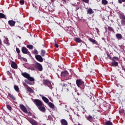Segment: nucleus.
Instances as JSON below:
<instances>
[{"instance_id":"34","label":"nucleus","mask_w":125,"mask_h":125,"mask_svg":"<svg viewBox=\"0 0 125 125\" xmlns=\"http://www.w3.org/2000/svg\"><path fill=\"white\" fill-rule=\"evenodd\" d=\"M4 42L7 43L8 45H9V43H8V39L5 38Z\"/></svg>"},{"instance_id":"20","label":"nucleus","mask_w":125,"mask_h":125,"mask_svg":"<svg viewBox=\"0 0 125 125\" xmlns=\"http://www.w3.org/2000/svg\"><path fill=\"white\" fill-rule=\"evenodd\" d=\"M20 107L21 110H27V109H29V108L25 107V106L23 104H20Z\"/></svg>"},{"instance_id":"46","label":"nucleus","mask_w":125,"mask_h":125,"mask_svg":"<svg viewBox=\"0 0 125 125\" xmlns=\"http://www.w3.org/2000/svg\"><path fill=\"white\" fill-rule=\"evenodd\" d=\"M34 54H38V50H37L36 49L34 51Z\"/></svg>"},{"instance_id":"37","label":"nucleus","mask_w":125,"mask_h":125,"mask_svg":"<svg viewBox=\"0 0 125 125\" xmlns=\"http://www.w3.org/2000/svg\"><path fill=\"white\" fill-rule=\"evenodd\" d=\"M20 3L21 5H23L24 3H25V1L24 0H21L20 1Z\"/></svg>"},{"instance_id":"2","label":"nucleus","mask_w":125,"mask_h":125,"mask_svg":"<svg viewBox=\"0 0 125 125\" xmlns=\"http://www.w3.org/2000/svg\"><path fill=\"white\" fill-rule=\"evenodd\" d=\"M33 102L39 110H45V107L43 106V104H42V101L39 99H35L33 101Z\"/></svg>"},{"instance_id":"9","label":"nucleus","mask_w":125,"mask_h":125,"mask_svg":"<svg viewBox=\"0 0 125 125\" xmlns=\"http://www.w3.org/2000/svg\"><path fill=\"white\" fill-rule=\"evenodd\" d=\"M21 51L23 54H28V53H29V51L26 47H22L21 48Z\"/></svg>"},{"instance_id":"6","label":"nucleus","mask_w":125,"mask_h":125,"mask_svg":"<svg viewBox=\"0 0 125 125\" xmlns=\"http://www.w3.org/2000/svg\"><path fill=\"white\" fill-rule=\"evenodd\" d=\"M22 111L23 113H25V114H27L28 116H32L33 117L34 119H36V116H35V114L32 113V112L30 111H28L27 110H22Z\"/></svg>"},{"instance_id":"25","label":"nucleus","mask_w":125,"mask_h":125,"mask_svg":"<svg viewBox=\"0 0 125 125\" xmlns=\"http://www.w3.org/2000/svg\"><path fill=\"white\" fill-rule=\"evenodd\" d=\"M102 3L104 5L108 4V1L107 0H102Z\"/></svg>"},{"instance_id":"33","label":"nucleus","mask_w":125,"mask_h":125,"mask_svg":"<svg viewBox=\"0 0 125 125\" xmlns=\"http://www.w3.org/2000/svg\"><path fill=\"white\" fill-rule=\"evenodd\" d=\"M35 66L31 65L29 67V70H32V71H35Z\"/></svg>"},{"instance_id":"17","label":"nucleus","mask_w":125,"mask_h":125,"mask_svg":"<svg viewBox=\"0 0 125 125\" xmlns=\"http://www.w3.org/2000/svg\"><path fill=\"white\" fill-rule=\"evenodd\" d=\"M116 37L118 41H120L123 38V36H122V34L119 33L116 35Z\"/></svg>"},{"instance_id":"16","label":"nucleus","mask_w":125,"mask_h":125,"mask_svg":"<svg viewBox=\"0 0 125 125\" xmlns=\"http://www.w3.org/2000/svg\"><path fill=\"white\" fill-rule=\"evenodd\" d=\"M11 66L12 68H13V69H17V64L14 62H12V63L11 64Z\"/></svg>"},{"instance_id":"14","label":"nucleus","mask_w":125,"mask_h":125,"mask_svg":"<svg viewBox=\"0 0 125 125\" xmlns=\"http://www.w3.org/2000/svg\"><path fill=\"white\" fill-rule=\"evenodd\" d=\"M8 24L10 25V26H12V27H14L15 25V21H8Z\"/></svg>"},{"instance_id":"7","label":"nucleus","mask_w":125,"mask_h":125,"mask_svg":"<svg viewBox=\"0 0 125 125\" xmlns=\"http://www.w3.org/2000/svg\"><path fill=\"white\" fill-rule=\"evenodd\" d=\"M35 58L36 60L39 61V62H43V58H42V57L40 55H37L35 56Z\"/></svg>"},{"instance_id":"23","label":"nucleus","mask_w":125,"mask_h":125,"mask_svg":"<svg viewBox=\"0 0 125 125\" xmlns=\"http://www.w3.org/2000/svg\"><path fill=\"white\" fill-rule=\"evenodd\" d=\"M89 41H90V42H93V43H95V44H97V42H96V41L94 39H92L91 38H90L89 39Z\"/></svg>"},{"instance_id":"56","label":"nucleus","mask_w":125,"mask_h":125,"mask_svg":"<svg viewBox=\"0 0 125 125\" xmlns=\"http://www.w3.org/2000/svg\"><path fill=\"white\" fill-rule=\"evenodd\" d=\"M0 32H1V31L0 30Z\"/></svg>"},{"instance_id":"55","label":"nucleus","mask_w":125,"mask_h":125,"mask_svg":"<svg viewBox=\"0 0 125 125\" xmlns=\"http://www.w3.org/2000/svg\"><path fill=\"white\" fill-rule=\"evenodd\" d=\"M65 107H67V105H65Z\"/></svg>"},{"instance_id":"41","label":"nucleus","mask_w":125,"mask_h":125,"mask_svg":"<svg viewBox=\"0 0 125 125\" xmlns=\"http://www.w3.org/2000/svg\"><path fill=\"white\" fill-rule=\"evenodd\" d=\"M119 58L117 57H114L113 58L112 60L113 61H115V60H118Z\"/></svg>"},{"instance_id":"19","label":"nucleus","mask_w":125,"mask_h":125,"mask_svg":"<svg viewBox=\"0 0 125 125\" xmlns=\"http://www.w3.org/2000/svg\"><path fill=\"white\" fill-rule=\"evenodd\" d=\"M48 105L49 107H50V108H51V109H53L54 108V104H53L51 102H49L48 104Z\"/></svg>"},{"instance_id":"54","label":"nucleus","mask_w":125,"mask_h":125,"mask_svg":"<svg viewBox=\"0 0 125 125\" xmlns=\"http://www.w3.org/2000/svg\"><path fill=\"white\" fill-rule=\"evenodd\" d=\"M82 108H83V110H84V107H82Z\"/></svg>"},{"instance_id":"8","label":"nucleus","mask_w":125,"mask_h":125,"mask_svg":"<svg viewBox=\"0 0 125 125\" xmlns=\"http://www.w3.org/2000/svg\"><path fill=\"white\" fill-rule=\"evenodd\" d=\"M63 92H68L69 91V88L68 87V85L67 84H64L62 85V90Z\"/></svg>"},{"instance_id":"51","label":"nucleus","mask_w":125,"mask_h":125,"mask_svg":"<svg viewBox=\"0 0 125 125\" xmlns=\"http://www.w3.org/2000/svg\"><path fill=\"white\" fill-rule=\"evenodd\" d=\"M1 40H0V44H1Z\"/></svg>"},{"instance_id":"38","label":"nucleus","mask_w":125,"mask_h":125,"mask_svg":"<svg viewBox=\"0 0 125 125\" xmlns=\"http://www.w3.org/2000/svg\"><path fill=\"white\" fill-rule=\"evenodd\" d=\"M124 111H125L124 110H119V114H120V115H122V114H124Z\"/></svg>"},{"instance_id":"27","label":"nucleus","mask_w":125,"mask_h":125,"mask_svg":"<svg viewBox=\"0 0 125 125\" xmlns=\"http://www.w3.org/2000/svg\"><path fill=\"white\" fill-rule=\"evenodd\" d=\"M112 66H118V65H119V63H118V62H115V61H113L112 62Z\"/></svg>"},{"instance_id":"47","label":"nucleus","mask_w":125,"mask_h":125,"mask_svg":"<svg viewBox=\"0 0 125 125\" xmlns=\"http://www.w3.org/2000/svg\"><path fill=\"white\" fill-rule=\"evenodd\" d=\"M7 75H8L9 76H10V72H9V71H7Z\"/></svg>"},{"instance_id":"4","label":"nucleus","mask_w":125,"mask_h":125,"mask_svg":"<svg viewBox=\"0 0 125 125\" xmlns=\"http://www.w3.org/2000/svg\"><path fill=\"white\" fill-rule=\"evenodd\" d=\"M35 67L37 70H38L40 71V72H42V71L43 68H42V64L38 62H36L35 64Z\"/></svg>"},{"instance_id":"43","label":"nucleus","mask_w":125,"mask_h":125,"mask_svg":"<svg viewBox=\"0 0 125 125\" xmlns=\"http://www.w3.org/2000/svg\"><path fill=\"white\" fill-rule=\"evenodd\" d=\"M16 51L18 54L20 53V49H19L18 48H16Z\"/></svg>"},{"instance_id":"57","label":"nucleus","mask_w":125,"mask_h":125,"mask_svg":"<svg viewBox=\"0 0 125 125\" xmlns=\"http://www.w3.org/2000/svg\"><path fill=\"white\" fill-rule=\"evenodd\" d=\"M109 109H111V108H109Z\"/></svg>"},{"instance_id":"42","label":"nucleus","mask_w":125,"mask_h":125,"mask_svg":"<svg viewBox=\"0 0 125 125\" xmlns=\"http://www.w3.org/2000/svg\"><path fill=\"white\" fill-rule=\"evenodd\" d=\"M83 1L85 2V3H88L89 2V0H82Z\"/></svg>"},{"instance_id":"31","label":"nucleus","mask_w":125,"mask_h":125,"mask_svg":"<svg viewBox=\"0 0 125 125\" xmlns=\"http://www.w3.org/2000/svg\"><path fill=\"white\" fill-rule=\"evenodd\" d=\"M41 55L42 57H44L45 56V51H44V50H41Z\"/></svg>"},{"instance_id":"50","label":"nucleus","mask_w":125,"mask_h":125,"mask_svg":"<svg viewBox=\"0 0 125 125\" xmlns=\"http://www.w3.org/2000/svg\"><path fill=\"white\" fill-rule=\"evenodd\" d=\"M41 111L42 112H43V113H44V112H45V110H41Z\"/></svg>"},{"instance_id":"3","label":"nucleus","mask_w":125,"mask_h":125,"mask_svg":"<svg viewBox=\"0 0 125 125\" xmlns=\"http://www.w3.org/2000/svg\"><path fill=\"white\" fill-rule=\"evenodd\" d=\"M76 84L78 87H80V88L83 89V88H82L81 86H84V83L81 79H78L76 81Z\"/></svg>"},{"instance_id":"1","label":"nucleus","mask_w":125,"mask_h":125,"mask_svg":"<svg viewBox=\"0 0 125 125\" xmlns=\"http://www.w3.org/2000/svg\"><path fill=\"white\" fill-rule=\"evenodd\" d=\"M21 76L23 77L24 78H25V79H27L28 80H25V82L27 83L28 84H30V85H33V84H35V78L33 77H31V75L27 72H23L21 73Z\"/></svg>"},{"instance_id":"36","label":"nucleus","mask_w":125,"mask_h":125,"mask_svg":"<svg viewBox=\"0 0 125 125\" xmlns=\"http://www.w3.org/2000/svg\"><path fill=\"white\" fill-rule=\"evenodd\" d=\"M108 29L110 32H114V29H113L111 27L108 26Z\"/></svg>"},{"instance_id":"39","label":"nucleus","mask_w":125,"mask_h":125,"mask_svg":"<svg viewBox=\"0 0 125 125\" xmlns=\"http://www.w3.org/2000/svg\"><path fill=\"white\" fill-rule=\"evenodd\" d=\"M119 3H123V2H125V0H118Z\"/></svg>"},{"instance_id":"28","label":"nucleus","mask_w":125,"mask_h":125,"mask_svg":"<svg viewBox=\"0 0 125 125\" xmlns=\"http://www.w3.org/2000/svg\"><path fill=\"white\" fill-rule=\"evenodd\" d=\"M26 47H27V48H29V49H33V48H34V46H33V45H27L26 46Z\"/></svg>"},{"instance_id":"24","label":"nucleus","mask_w":125,"mask_h":125,"mask_svg":"<svg viewBox=\"0 0 125 125\" xmlns=\"http://www.w3.org/2000/svg\"><path fill=\"white\" fill-rule=\"evenodd\" d=\"M119 17L120 19H125V16L123 13H120L119 14Z\"/></svg>"},{"instance_id":"32","label":"nucleus","mask_w":125,"mask_h":125,"mask_svg":"<svg viewBox=\"0 0 125 125\" xmlns=\"http://www.w3.org/2000/svg\"><path fill=\"white\" fill-rule=\"evenodd\" d=\"M121 25L122 26H125V19H122L121 20Z\"/></svg>"},{"instance_id":"15","label":"nucleus","mask_w":125,"mask_h":125,"mask_svg":"<svg viewBox=\"0 0 125 125\" xmlns=\"http://www.w3.org/2000/svg\"><path fill=\"white\" fill-rule=\"evenodd\" d=\"M61 123L62 125H68V122L65 119H62L61 121Z\"/></svg>"},{"instance_id":"40","label":"nucleus","mask_w":125,"mask_h":125,"mask_svg":"<svg viewBox=\"0 0 125 125\" xmlns=\"http://www.w3.org/2000/svg\"><path fill=\"white\" fill-rule=\"evenodd\" d=\"M91 119H92V116L89 115L87 118V120H88V121H90V120H91Z\"/></svg>"},{"instance_id":"13","label":"nucleus","mask_w":125,"mask_h":125,"mask_svg":"<svg viewBox=\"0 0 125 125\" xmlns=\"http://www.w3.org/2000/svg\"><path fill=\"white\" fill-rule=\"evenodd\" d=\"M29 123H30V124H31V125H38V123L35 120H30L29 121Z\"/></svg>"},{"instance_id":"30","label":"nucleus","mask_w":125,"mask_h":125,"mask_svg":"<svg viewBox=\"0 0 125 125\" xmlns=\"http://www.w3.org/2000/svg\"><path fill=\"white\" fill-rule=\"evenodd\" d=\"M49 83V81H48L47 80H43V84H45V85H47V84Z\"/></svg>"},{"instance_id":"5","label":"nucleus","mask_w":125,"mask_h":125,"mask_svg":"<svg viewBox=\"0 0 125 125\" xmlns=\"http://www.w3.org/2000/svg\"><path fill=\"white\" fill-rule=\"evenodd\" d=\"M23 85L25 87L26 89L29 91V92H31V93L34 92V90L31 89V87L28 86V85H27L25 83H23Z\"/></svg>"},{"instance_id":"53","label":"nucleus","mask_w":125,"mask_h":125,"mask_svg":"<svg viewBox=\"0 0 125 125\" xmlns=\"http://www.w3.org/2000/svg\"><path fill=\"white\" fill-rule=\"evenodd\" d=\"M72 5H73V6H76V5L75 4H72Z\"/></svg>"},{"instance_id":"26","label":"nucleus","mask_w":125,"mask_h":125,"mask_svg":"<svg viewBox=\"0 0 125 125\" xmlns=\"http://www.w3.org/2000/svg\"><path fill=\"white\" fill-rule=\"evenodd\" d=\"M14 88L15 89V90H16V91H17V92H19V87H18V86L15 85L14 86Z\"/></svg>"},{"instance_id":"52","label":"nucleus","mask_w":125,"mask_h":125,"mask_svg":"<svg viewBox=\"0 0 125 125\" xmlns=\"http://www.w3.org/2000/svg\"><path fill=\"white\" fill-rule=\"evenodd\" d=\"M51 2H53L54 1V0H50Z\"/></svg>"},{"instance_id":"22","label":"nucleus","mask_w":125,"mask_h":125,"mask_svg":"<svg viewBox=\"0 0 125 125\" xmlns=\"http://www.w3.org/2000/svg\"><path fill=\"white\" fill-rule=\"evenodd\" d=\"M104 125H113V123L110 121H107L104 123Z\"/></svg>"},{"instance_id":"35","label":"nucleus","mask_w":125,"mask_h":125,"mask_svg":"<svg viewBox=\"0 0 125 125\" xmlns=\"http://www.w3.org/2000/svg\"><path fill=\"white\" fill-rule=\"evenodd\" d=\"M47 86H48V87H49V88H50L51 89H52V85H51V83H50V82L48 83V84H47Z\"/></svg>"},{"instance_id":"48","label":"nucleus","mask_w":125,"mask_h":125,"mask_svg":"<svg viewBox=\"0 0 125 125\" xmlns=\"http://www.w3.org/2000/svg\"><path fill=\"white\" fill-rule=\"evenodd\" d=\"M55 47H56L57 48H58V47H59V45H58L57 44H55Z\"/></svg>"},{"instance_id":"44","label":"nucleus","mask_w":125,"mask_h":125,"mask_svg":"<svg viewBox=\"0 0 125 125\" xmlns=\"http://www.w3.org/2000/svg\"><path fill=\"white\" fill-rule=\"evenodd\" d=\"M74 101H76L78 104L80 103V100H79V99H74Z\"/></svg>"},{"instance_id":"45","label":"nucleus","mask_w":125,"mask_h":125,"mask_svg":"<svg viewBox=\"0 0 125 125\" xmlns=\"http://www.w3.org/2000/svg\"><path fill=\"white\" fill-rule=\"evenodd\" d=\"M7 108L8 110H11V106L9 105H7Z\"/></svg>"},{"instance_id":"21","label":"nucleus","mask_w":125,"mask_h":125,"mask_svg":"<svg viewBox=\"0 0 125 125\" xmlns=\"http://www.w3.org/2000/svg\"><path fill=\"white\" fill-rule=\"evenodd\" d=\"M8 95L9 97H10V98L11 99H12L13 100H16V98H15L14 97V96H13V95H12V94H11L10 93H8Z\"/></svg>"},{"instance_id":"12","label":"nucleus","mask_w":125,"mask_h":125,"mask_svg":"<svg viewBox=\"0 0 125 125\" xmlns=\"http://www.w3.org/2000/svg\"><path fill=\"white\" fill-rule=\"evenodd\" d=\"M42 98L43 101H44V102H45V103H46V104H48L49 103V100L46 97H45L44 96H42Z\"/></svg>"},{"instance_id":"49","label":"nucleus","mask_w":125,"mask_h":125,"mask_svg":"<svg viewBox=\"0 0 125 125\" xmlns=\"http://www.w3.org/2000/svg\"><path fill=\"white\" fill-rule=\"evenodd\" d=\"M96 30H97V33H99V29H98V28H95Z\"/></svg>"},{"instance_id":"29","label":"nucleus","mask_w":125,"mask_h":125,"mask_svg":"<svg viewBox=\"0 0 125 125\" xmlns=\"http://www.w3.org/2000/svg\"><path fill=\"white\" fill-rule=\"evenodd\" d=\"M0 18H4L5 19H6L5 15L1 13H0Z\"/></svg>"},{"instance_id":"18","label":"nucleus","mask_w":125,"mask_h":125,"mask_svg":"<svg viewBox=\"0 0 125 125\" xmlns=\"http://www.w3.org/2000/svg\"><path fill=\"white\" fill-rule=\"evenodd\" d=\"M74 41H75V42H78V43L83 42V41L79 38H76L74 39Z\"/></svg>"},{"instance_id":"10","label":"nucleus","mask_w":125,"mask_h":125,"mask_svg":"<svg viewBox=\"0 0 125 125\" xmlns=\"http://www.w3.org/2000/svg\"><path fill=\"white\" fill-rule=\"evenodd\" d=\"M87 14L91 15V14H93L94 13V11H93V10H92V9L89 8L87 10Z\"/></svg>"},{"instance_id":"11","label":"nucleus","mask_w":125,"mask_h":125,"mask_svg":"<svg viewBox=\"0 0 125 125\" xmlns=\"http://www.w3.org/2000/svg\"><path fill=\"white\" fill-rule=\"evenodd\" d=\"M68 75V73L67 71H64L62 72L61 73L62 77H64V78H65V77H67Z\"/></svg>"}]
</instances>
